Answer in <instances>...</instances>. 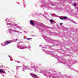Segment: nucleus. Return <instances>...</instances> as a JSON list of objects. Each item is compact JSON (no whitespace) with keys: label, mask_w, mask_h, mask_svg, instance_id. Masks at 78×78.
Returning a JSON list of instances; mask_svg holds the SVG:
<instances>
[{"label":"nucleus","mask_w":78,"mask_h":78,"mask_svg":"<svg viewBox=\"0 0 78 78\" xmlns=\"http://www.w3.org/2000/svg\"><path fill=\"white\" fill-rule=\"evenodd\" d=\"M17 47L20 49H24V48H27V47L25 46V45L22 46V45H18Z\"/></svg>","instance_id":"1"},{"label":"nucleus","mask_w":78,"mask_h":78,"mask_svg":"<svg viewBox=\"0 0 78 78\" xmlns=\"http://www.w3.org/2000/svg\"><path fill=\"white\" fill-rule=\"evenodd\" d=\"M9 32H10V33H11V32H16V33H21L20 32H19V31L17 30H13L12 29H9Z\"/></svg>","instance_id":"2"},{"label":"nucleus","mask_w":78,"mask_h":78,"mask_svg":"<svg viewBox=\"0 0 78 78\" xmlns=\"http://www.w3.org/2000/svg\"><path fill=\"white\" fill-rule=\"evenodd\" d=\"M30 75L34 78H39V77H37V75H35L34 74L31 73Z\"/></svg>","instance_id":"3"},{"label":"nucleus","mask_w":78,"mask_h":78,"mask_svg":"<svg viewBox=\"0 0 78 78\" xmlns=\"http://www.w3.org/2000/svg\"><path fill=\"white\" fill-rule=\"evenodd\" d=\"M11 42H12V41H5V43L6 45H8V44H10V43H11Z\"/></svg>","instance_id":"4"},{"label":"nucleus","mask_w":78,"mask_h":78,"mask_svg":"<svg viewBox=\"0 0 78 78\" xmlns=\"http://www.w3.org/2000/svg\"><path fill=\"white\" fill-rule=\"evenodd\" d=\"M33 20H30V25H31L32 26H34V23H33Z\"/></svg>","instance_id":"5"},{"label":"nucleus","mask_w":78,"mask_h":78,"mask_svg":"<svg viewBox=\"0 0 78 78\" xmlns=\"http://www.w3.org/2000/svg\"><path fill=\"white\" fill-rule=\"evenodd\" d=\"M0 73H5V72L3 69H0Z\"/></svg>","instance_id":"6"},{"label":"nucleus","mask_w":78,"mask_h":78,"mask_svg":"<svg viewBox=\"0 0 78 78\" xmlns=\"http://www.w3.org/2000/svg\"><path fill=\"white\" fill-rule=\"evenodd\" d=\"M14 26H15V27H16V28H20V29L21 30V29H22V28L20 27L19 26H17L16 24H14Z\"/></svg>","instance_id":"7"},{"label":"nucleus","mask_w":78,"mask_h":78,"mask_svg":"<svg viewBox=\"0 0 78 78\" xmlns=\"http://www.w3.org/2000/svg\"><path fill=\"white\" fill-rule=\"evenodd\" d=\"M1 45L3 47H5V45H6V44L5 42L1 44Z\"/></svg>","instance_id":"8"},{"label":"nucleus","mask_w":78,"mask_h":78,"mask_svg":"<svg viewBox=\"0 0 78 78\" xmlns=\"http://www.w3.org/2000/svg\"><path fill=\"white\" fill-rule=\"evenodd\" d=\"M44 75H45V76H47L48 75V73L47 71H45L44 73Z\"/></svg>","instance_id":"9"},{"label":"nucleus","mask_w":78,"mask_h":78,"mask_svg":"<svg viewBox=\"0 0 78 78\" xmlns=\"http://www.w3.org/2000/svg\"><path fill=\"white\" fill-rule=\"evenodd\" d=\"M46 53H48V54H50L51 55H52V54H51V53H52V52H50L48 51H47Z\"/></svg>","instance_id":"10"},{"label":"nucleus","mask_w":78,"mask_h":78,"mask_svg":"<svg viewBox=\"0 0 78 78\" xmlns=\"http://www.w3.org/2000/svg\"><path fill=\"white\" fill-rule=\"evenodd\" d=\"M24 69H29V70H30V68H28L27 66H25V68H23Z\"/></svg>","instance_id":"11"},{"label":"nucleus","mask_w":78,"mask_h":78,"mask_svg":"<svg viewBox=\"0 0 78 78\" xmlns=\"http://www.w3.org/2000/svg\"><path fill=\"white\" fill-rule=\"evenodd\" d=\"M73 5L75 7V6H76V3H74L73 4Z\"/></svg>","instance_id":"12"},{"label":"nucleus","mask_w":78,"mask_h":78,"mask_svg":"<svg viewBox=\"0 0 78 78\" xmlns=\"http://www.w3.org/2000/svg\"><path fill=\"white\" fill-rule=\"evenodd\" d=\"M63 19H67V17H66V16H64L63 17Z\"/></svg>","instance_id":"13"},{"label":"nucleus","mask_w":78,"mask_h":78,"mask_svg":"<svg viewBox=\"0 0 78 78\" xmlns=\"http://www.w3.org/2000/svg\"><path fill=\"white\" fill-rule=\"evenodd\" d=\"M26 48H29V49H30V48H31V47H30V46H29L28 48H27L26 47Z\"/></svg>","instance_id":"14"},{"label":"nucleus","mask_w":78,"mask_h":78,"mask_svg":"<svg viewBox=\"0 0 78 78\" xmlns=\"http://www.w3.org/2000/svg\"><path fill=\"white\" fill-rule=\"evenodd\" d=\"M50 22H51V23H52V22H53V20H50Z\"/></svg>","instance_id":"15"},{"label":"nucleus","mask_w":78,"mask_h":78,"mask_svg":"<svg viewBox=\"0 0 78 78\" xmlns=\"http://www.w3.org/2000/svg\"><path fill=\"white\" fill-rule=\"evenodd\" d=\"M19 67H20V66H17L16 67V69L17 70V69H18V68H19Z\"/></svg>","instance_id":"16"},{"label":"nucleus","mask_w":78,"mask_h":78,"mask_svg":"<svg viewBox=\"0 0 78 78\" xmlns=\"http://www.w3.org/2000/svg\"><path fill=\"white\" fill-rule=\"evenodd\" d=\"M60 19H61V20H63V19L61 17H59Z\"/></svg>","instance_id":"17"},{"label":"nucleus","mask_w":78,"mask_h":78,"mask_svg":"<svg viewBox=\"0 0 78 78\" xmlns=\"http://www.w3.org/2000/svg\"><path fill=\"white\" fill-rule=\"evenodd\" d=\"M15 62H18L19 63H20V62H19V61H15Z\"/></svg>","instance_id":"18"},{"label":"nucleus","mask_w":78,"mask_h":78,"mask_svg":"<svg viewBox=\"0 0 78 78\" xmlns=\"http://www.w3.org/2000/svg\"><path fill=\"white\" fill-rule=\"evenodd\" d=\"M55 17H59V16H57L56 15H55Z\"/></svg>","instance_id":"19"},{"label":"nucleus","mask_w":78,"mask_h":78,"mask_svg":"<svg viewBox=\"0 0 78 78\" xmlns=\"http://www.w3.org/2000/svg\"><path fill=\"white\" fill-rule=\"evenodd\" d=\"M26 39H27V40H30V38H26Z\"/></svg>","instance_id":"20"},{"label":"nucleus","mask_w":78,"mask_h":78,"mask_svg":"<svg viewBox=\"0 0 78 78\" xmlns=\"http://www.w3.org/2000/svg\"><path fill=\"white\" fill-rule=\"evenodd\" d=\"M60 25H62V23H60Z\"/></svg>","instance_id":"21"},{"label":"nucleus","mask_w":78,"mask_h":78,"mask_svg":"<svg viewBox=\"0 0 78 78\" xmlns=\"http://www.w3.org/2000/svg\"><path fill=\"white\" fill-rule=\"evenodd\" d=\"M72 22H73V23H75V21H72Z\"/></svg>","instance_id":"22"},{"label":"nucleus","mask_w":78,"mask_h":78,"mask_svg":"<svg viewBox=\"0 0 78 78\" xmlns=\"http://www.w3.org/2000/svg\"><path fill=\"white\" fill-rule=\"evenodd\" d=\"M7 25H11L10 23H9L7 24Z\"/></svg>","instance_id":"23"},{"label":"nucleus","mask_w":78,"mask_h":78,"mask_svg":"<svg viewBox=\"0 0 78 78\" xmlns=\"http://www.w3.org/2000/svg\"><path fill=\"white\" fill-rule=\"evenodd\" d=\"M9 58H11V57H10V55H9Z\"/></svg>","instance_id":"24"},{"label":"nucleus","mask_w":78,"mask_h":78,"mask_svg":"<svg viewBox=\"0 0 78 78\" xmlns=\"http://www.w3.org/2000/svg\"><path fill=\"white\" fill-rule=\"evenodd\" d=\"M7 20L6 19V20H5V21H7Z\"/></svg>","instance_id":"25"},{"label":"nucleus","mask_w":78,"mask_h":78,"mask_svg":"<svg viewBox=\"0 0 78 78\" xmlns=\"http://www.w3.org/2000/svg\"><path fill=\"white\" fill-rule=\"evenodd\" d=\"M24 32H25V33H27V32H25V31H24Z\"/></svg>","instance_id":"26"},{"label":"nucleus","mask_w":78,"mask_h":78,"mask_svg":"<svg viewBox=\"0 0 78 78\" xmlns=\"http://www.w3.org/2000/svg\"><path fill=\"white\" fill-rule=\"evenodd\" d=\"M40 47H41V45H40Z\"/></svg>","instance_id":"27"},{"label":"nucleus","mask_w":78,"mask_h":78,"mask_svg":"<svg viewBox=\"0 0 78 78\" xmlns=\"http://www.w3.org/2000/svg\"><path fill=\"white\" fill-rule=\"evenodd\" d=\"M56 77H55V76H54V78H56Z\"/></svg>","instance_id":"28"},{"label":"nucleus","mask_w":78,"mask_h":78,"mask_svg":"<svg viewBox=\"0 0 78 78\" xmlns=\"http://www.w3.org/2000/svg\"><path fill=\"white\" fill-rule=\"evenodd\" d=\"M16 41H17V39H16Z\"/></svg>","instance_id":"29"},{"label":"nucleus","mask_w":78,"mask_h":78,"mask_svg":"<svg viewBox=\"0 0 78 78\" xmlns=\"http://www.w3.org/2000/svg\"><path fill=\"white\" fill-rule=\"evenodd\" d=\"M32 67H33V66H32Z\"/></svg>","instance_id":"30"}]
</instances>
